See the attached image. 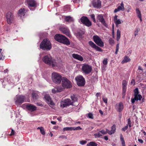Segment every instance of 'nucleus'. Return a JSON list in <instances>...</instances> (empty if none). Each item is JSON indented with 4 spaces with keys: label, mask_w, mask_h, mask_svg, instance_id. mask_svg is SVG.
<instances>
[{
    "label": "nucleus",
    "mask_w": 146,
    "mask_h": 146,
    "mask_svg": "<svg viewBox=\"0 0 146 146\" xmlns=\"http://www.w3.org/2000/svg\"><path fill=\"white\" fill-rule=\"evenodd\" d=\"M117 16L116 15H115L114 17V21H116V20H118L117 19Z\"/></svg>",
    "instance_id": "obj_59"
},
{
    "label": "nucleus",
    "mask_w": 146,
    "mask_h": 146,
    "mask_svg": "<svg viewBox=\"0 0 146 146\" xmlns=\"http://www.w3.org/2000/svg\"><path fill=\"white\" fill-rule=\"evenodd\" d=\"M92 4L94 7L99 8L101 6V1L100 0H93Z\"/></svg>",
    "instance_id": "obj_15"
},
{
    "label": "nucleus",
    "mask_w": 146,
    "mask_h": 146,
    "mask_svg": "<svg viewBox=\"0 0 146 146\" xmlns=\"http://www.w3.org/2000/svg\"><path fill=\"white\" fill-rule=\"evenodd\" d=\"M73 127H64L63 129L64 131H72L73 130Z\"/></svg>",
    "instance_id": "obj_31"
},
{
    "label": "nucleus",
    "mask_w": 146,
    "mask_h": 146,
    "mask_svg": "<svg viewBox=\"0 0 146 146\" xmlns=\"http://www.w3.org/2000/svg\"><path fill=\"white\" fill-rule=\"evenodd\" d=\"M37 129H39L40 130V133L42 135H44L45 134V133L43 127H38Z\"/></svg>",
    "instance_id": "obj_26"
},
{
    "label": "nucleus",
    "mask_w": 146,
    "mask_h": 146,
    "mask_svg": "<svg viewBox=\"0 0 146 146\" xmlns=\"http://www.w3.org/2000/svg\"><path fill=\"white\" fill-rule=\"evenodd\" d=\"M109 41L110 44H113L114 43V40L111 38L109 39Z\"/></svg>",
    "instance_id": "obj_42"
},
{
    "label": "nucleus",
    "mask_w": 146,
    "mask_h": 146,
    "mask_svg": "<svg viewBox=\"0 0 146 146\" xmlns=\"http://www.w3.org/2000/svg\"><path fill=\"white\" fill-rule=\"evenodd\" d=\"M62 85L64 88H70L72 87L70 81L66 78L62 77Z\"/></svg>",
    "instance_id": "obj_4"
},
{
    "label": "nucleus",
    "mask_w": 146,
    "mask_h": 146,
    "mask_svg": "<svg viewBox=\"0 0 146 146\" xmlns=\"http://www.w3.org/2000/svg\"><path fill=\"white\" fill-rule=\"evenodd\" d=\"M94 48L96 49L97 51L102 52L103 51V50L101 48L98 47V46H95Z\"/></svg>",
    "instance_id": "obj_38"
},
{
    "label": "nucleus",
    "mask_w": 146,
    "mask_h": 146,
    "mask_svg": "<svg viewBox=\"0 0 146 146\" xmlns=\"http://www.w3.org/2000/svg\"><path fill=\"white\" fill-rule=\"evenodd\" d=\"M71 98L72 100V102H73V103L77 101V98L75 97V96L73 95L72 96H71Z\"/></svg>",
    "instance_id": "obj_33"
},
{
    "label": "nucleus",
    "mask_w": 146,
    "mask_h": 146,
    "mask_svg": "<svg viewBox=\"0 0 146 146\" xmlns=\"http://www.w3.org/2000/svg\"><path fill=\"white\" fill-rule=\"evenodd\" d=\"M131 84H133V85H134L135 84V80L133 79H132L131 80Z\"/></svg>",
    "instance_id": "obj_52"
},
{
    "label": "nucleus",
    "mask_w": 146,
    "mask_h": 146,
    "mask_svg": "<svg viewBox=\"0 0 146 146\" xmlns=\"http://www.w3.org/2000/svg\"><path fill=\"white\" fill-rule=\"evenodd\" d=\"M127 84V81L125 80H123L122 82L123 88H126V86Z\"/></svg>",
    "instance_id": "obj_40"
},
{
    "label": "nucleus",
    "mask_w": 146,
    "mask_h": 146,
    "mask_svg": "<svg viewBox=\"0 0 146 146\" xmlns=\"http://www.w3.org/2000/svg\"><path fill=\"white\" fill-rule=\"evenodd\" d=\"M100 132H101L102 134L103 135L106 134L108 133L107 131H104V130H102L100 131Z\"/></svg>",
    "instance_id": "obj_47"
},
{
    "label": "nucleus",
    "mask_w": 146,
    "mask_h": 146,
    "mask_svg": "<svg viewBox=\"0 0 146 146\" xmlns=\"http://www.w3.org/2000/svg\"><path fill=\"white\" fill-rule=\"evenodd\" d=\"M93 38L94 42L97 45L100 47H103L104 46V42L98 36H94Z\"/></svg>",
    "instance_id": "obj_9"
},
{
    "label": "nucleus",
    "mask_w": 146,
    "mask_h": 146,
    "mask_svg": "<svg viewBox=\"0 0 146 146\" xmlns=\"http://www.w3.org/2000/svg\"><path fill=\"white\" fill-rule=\"evenodd\" d=\"M54 38L56 40L59 42L67 45L70 44V43L68 39L61 35L57 34L54 36Z\"/></svg>",
    "instance_id": "obj_2"
},
{
    "label": "nucleus",
    "mask_w": 146,
    "mask_h": 146,
    "mask_svg": "<svg viewBox=\"0 0 146 146\" xmlns=\"http://www.w3.org/2000/svg\"><path fill=\"white\" fill-rule=\"evenodd\" d=\"M65 20L68 22H72L74 21L73 19L70 16H66L65 18Z\"/></svg>",
    "instance_id": "obj_24"
},
{
    "label": "nucleus",
    "mask_w": 146,
    "mask_h": 146,
    "mask_svg": "<svg viewBox=\"0 0 146 146\" xmlns=\"http://www.w3.org/2000/svg\"><path fill=\"white\" fill-rule=\"evenodd\" d=\"M44 98L48 104L51 106L54 105V103L52 100L51 98L48 95L46 94L44 96Z\"/></svg>",
    "instance_id": "obj_14"
},
{
    "label": "nucleus",
    "mask_w": 146,
    "mask_h": 146,
    "mask_svg": "<svg viewBox=\"0 0 146 146\" xmlns=\"http://www.w3.org/2000/svg\"><path fill=\"white\" fill-rule=\"evenodd\" d=\"M134 96L135 97L139 98L140 99H141L142 98L140 94H139L138 89L137 88H136L134 91Z\"/></svg>",
    "instance_id": "obj_22"
},
{
    "label": "nucleus",
    "mask_w": 146,
    "mask_h": 146,
    "mask_svg": "<svg viewBox=\"0 0 146 146\" xmlns=\"http://www.w3.org/2000/svg\"><path fill=\"white\" fill-rule=\"evenodd\" d=\"M58 92H60L63 91L64 88L61 86H58L56 87Z\"/></svg>",
    "instance_id": "obj_28"
},
{
    "label": "nucleus",
    "mask_w": 146,
    "mask_h": 146,
    "mask_svg": "<svg viewBox=\"0 0 146 146\" xmlns=\"http://www.w3.org/2000/svg\"><path fill=\"white\" fill-rule=\"evenodd\" d=\"M75 80L77 82V85L80 86H83L85 84L84 78L82 76H77L75 78Z\"/></svg>",
    "instance_id": "obj_6"
},
{
    "label": "nucleus",
    "mask_w": 146,
    "mask_h": 146,
    "mask_svg": "<svg viewBox=\"0 0 146 146\" xmlns=\"http://www.w3.org/2000/svg\"><path fill=\"white\" fill-rule=\"evenodd\" d=\"M92 21L94 23H96V21L95 17V15L94 14H91L90 15Z\"/></svg>",
    "instance_id": "obj_39"
},
{
    "label": "nucleus",
    "mask_w": 146,
    "mask_h": 146,
    "mask_svg": "<svg viewBox=\"0 0 146 146\" xmlns=\"http://www.w3.org/2000/svg\"><path fill=\"white\" fill-rule=\"evenodd\" d=\"M80 21L83 24L87 27H90L92 25L91 21L86 17H82L80 19Z\"/></svg>",
    "instance_id": "obj_8"
},
{
    "label": "nucleus",
    "mask_w": 146,
    "mask_h": 146,
    "mask_svg": "<svg viewBox=\"0 0 146 146\" xmlns=\"http://www.w3.org/2000/svg\"><path fill=\"white\" fill-rule=\"evenodd\" d=\"M127 123L129 125V126L130 127H131V120L130 118H129L127 119Z\"/></svg>",
    "instance_id": "obj_49"
},
{
    "label": "nucleus",
    "mask_w": 146,
    "mask_h": 146,
    "mask_svg": "<svg viewBox=\"0 0 146 146\" xmlns=\"http://www.w3.org/2000/svg\"><path fill=\"white\" fill-rule=\"evenodd\" d=\"M59 138H62L63 139L65 138V139H67V137L64 135H61L59 137Z\"/></svg>",
    "instance_id": "obj_54"
},
{
    "label": "nucleus",
    "mask_w": 146,
    "mask_h": 146,
    "mask_svg": "<svg viewBox=\"0 0 146 146\" xmlns=\"http://www.w3.org/2000/svg\"><path fill=\"white\" fill-rule=\"evenodd\" d=\"M127 128H128L127 125L126 126H125V127L124 128H122V130L123 131H125L127 129Z\"/></svg>",
    "instance_id": "obj_53"
},
{
    "label": "nucleus",
    "mask_w": 146,
    "mask_h": 146,
    "mask_svg": "<svg viewBox=\"0 0 146 146\" xmlns=\"http://www.w3.org/2000/svg\"><path fill=\"white\" fill-rule=\"evenodd\" d=\"M29 6L34 7L36 6V3L34 0H26Z\"/></svg>",
    "instance_id": "obj_19"
},
{
    "label": "nucleus",
    "mask_w": 146,
    "mask_h": 146,
    "mask_svg": "<svg viewBox=\"0 0 146 146\" xmlns=\"http://www.w3.org/2000/svg\"><path fill=\"white\" fill-rule=\"evenodd\" d=\"M120 139L122 142L121 143L122 146H125V142L122 135H121V136Z\"/></svg>",
    "instance_id": "obj_35"
},
{
    "label": "nucleus",
    "mask_w": 146,
    "mask_h": 146,
    "mask_svg": "<svg viewBox=\"0 0 146 146\" xmlns=\"http://www.w3.org/2000/svg\"><path fill=\"white\" fill-rule=\"evenodd\" d=\"M32 96L34 100H36L38 96L37 94L34 92H33L32 94Z\"/></svg>",
    "instance_id": "obj_34"
},
{
    "label": "nucleus",
    "mask_w": 146,
    "mask_h": 146,
    "mask_svg": "<svg viewBox=\"0 0 146 146\" xmlns=\"http://www.w3.org/2000/svg\"><path fill=\"white\" fill-rule=\"evenodd\" d=\"M98 137H100L102 135V134L101 133V132H100V131L98 133Z\"/></svg>",
    "instance_id": "obj_57"
},
{
    "label": "nucleus",
    "mask_w": 146,
    "mask_h": 146,
    "mask_svg": "<svg viewBox=\"0 0 146 146\" xmlns=\"http://www.w3.org/2000/svg\"><path fill=\"white\" fill-rule=\"evenodd\" d=\"M92 66L86 64L83 65L82 67V70L85 74H88L91 72Z\"/></svg>",
    "instance_id": "obj_7"
},
{
    "label": "nucleus",
    "mask_w": 146,
    "mask_h": 146,
    "mask_svg": "<svg viewBox=\"0 0 146 146\" xmlns=\"http://www.w3.org/2000/svg\"><path fill=\"white\" fill-rule=\"evenodd\" d=\"M87 146H97V144L94 142H91L87 144Z\"/></svg>",
    "instance_id": "obj_29"
},
{
    "label": "nucleus",
    "mask_w": 146,
    "mask_h": 146,
    "mask_svg": "<svg viewBox=\"0 0 146 146\" xmlns=\"http://www.w3.org/2000/svg\"><path fill=\"white\" fill-rule=\"evenodd\" d=\"M115 107L117 110L118 111L120 112L122 110L123 108V105L122 103L120 102L118 104H116Z\"/></svg>",
    "instance_id": "obj_17"
},
{
    "label": "nucleus",
    "mask_w": 146,
    "mask_h": 146,
    "mask_svg": "<svg viewBox=\"0 0 146 146\" xmlns=\"http://www.w3.org/2000/svg\"><path fill=\"white\" fill-rule=\"evenodd\" d=\"M61 75L56 72H53L52 74V79L54 83L56 84H60L62 80Z\"/></svg>",
    "instance_id": "obj_3"
},
{
    "label": "nucleus",
    "mask_w": 146,
    "mask_h": 146,
    "mask_svg": "<svg viewBox=\"0 0 146 146\" xmlns=\"http://www.w3.org/2000/svg\"><path fill=\"white\" fill-rule=\"evenodd\" d=\"M81 129H82V128H81L80 127L78 126L76 127H73V130H81Z\"/></svg>",
    "instance_id": "obj_45"
},
{
    "label": "nucleus",
    "mask_w": 146,
    "mask_h": 146,
    "mask_svg": "<svg viewBox=\"0 0 146 146\" xmlns=\"http://www.w3.org/2000/svg\"><path fill=\"white\" fill-rule=\"evenodd\" d=\"M130 59L129 58V57L125 56L123 60H122L121 63L123 64L125 62H127L130 61Z\"/></svg>",
    "instance_id": "obj_25"
},
{
    "label": "nucleus",
    "mask_w": 146,
    "mask_h": 146,
    "mask_svg": "<svg viewBox=\"0 0 146 146\" xmlns=\"http://www.w3.org/2000/svg\"><path fill=\"white\" fill-rule=\"evenodd\" d=\"M136 12L137 15V16L139 17L141 16V13L140 11H139L138 8L136 9Z\"/></svg>",
    "instance_id": "obj_36"
},
{
    "label": "nucleus",
    "mask_w": 146,
    "mask_h": 146,
    "mask_svg": "<svg viewBox=\"0 0 146 146\" xmlns=\"http://www.w3.org/2000/svg\"><path fill=\"white\" fill-rule=\"evenodd\" d=\"M52 92L54 94L58 92L56 87H55L52 90Z\"/></svg>",
    "instance_id": "obj_46"
},
{
    "label": "nucleus",
    "mask_w": 146,
    "mask_h": 146,
    "mask_svg": "<svg viewBox=\"0 0 146 146\" xmlns=\"http://www.w3.org/2000/svg\"><path fill=\"white\" fill-rule=\"evenodd\" d=\"M138 32H139V31L138 29H137L135 31V33H134V35H135V36H136L137 35H138L137 33H138Z\"/></svg>",
    "instance_id": "obj_55"
},
{
    "label": "nucleus",
    "mask_w": 146,
    "mask_h": 146,
    "mask_svg": "<svg viewBox=\"0 0 146 146\" xmlns=\"http://www.w3.org/2000/svg\"><path fill=\"white\" fill-rule=\"evenodd\" d=\"M141 100V99H139V98L135 96L134 98H132L131 99V102L132 103H134L135 102V100L137 101L138 100Z\"/></svg>",
    "instance_id": "obj_30"
},
{
    "label": "nucleus",
    "mask_w": 146,
    "mask_h": 146,
    "mask_svg": "<svg viewBox=\"0 0 146 146\" xmlns=\"http://www.w3.org/2000/svg\"><path fill=\"white\" fill-rule=\"evenodd\" d=\"M43 61L46 64L50 65L51 64L52 67H54L56 65V63L53 62L51 57L47 55L44 56L42 58Z\"/></svg>",
    "instance_id": "obj_5"
},
{
    "label": "nucleus",
    "mask_w": 146,
    "mask_h": 146,
    "mask_svg": "<svg viewBox=\"0 0 146 146\" xmlns=\"http://www.w3.org/2000/svg\"><path fill=\"white\" fill-rule=\"evenodd\" d=\"M51 123L54 125H55L56 123V121H51Z\"/></svg>",
    "instance_id": "obj_62"
},
{
    "label": "nucleus",
    "mask_w": 146,
    "mask_h": 146,
    "mask_svg": "<svg viewBox=\"0 0 146 146\" xmlns=\"http://www.w3.org/2000/svg\"><path fill=\"white\" fill-rule=\"evenodd\" d=\"M114 22L115 23L116 26H118L119 24L121 23V21L119 19L116 20L114 21Z\"/></svg>",
    "instance_id": "obj_37"
},
{
    "label": "nucleus",
    "mask_w": 146,
    "mask_h": 146,
    "mask_svg": "<svg viewBox=\"0 0 146 146\" xmlns=\"http://www.w3.org/2000/svg\"><path fill=\"white\" fill-rule=\"evenodd\" d=\"M126 91V88H123V93H125Z\"/></svg>",
    "instance_id": "obj_56"
},
{
    "label": "nucleus",
    "mask_w": 146,
    "mask_h": 146,
    "mask_svg": "<svg viewBox=\"0 0 146 146\" xmlns=\"http://www.w3.org/2000/svg\"><path fill=\"white\" fill-rule=\"evenodd\" d=\"M120 5L121 7H124V4L123 2H122L120 4Z\"/></svg>",
    "instance_id": "obj_64"
},
{
    "label": "nucleus",
    "mask_w": 146,
    "mask_h": 146,
    "mask_svg": "<svg viewBox=\"0 0 146 146\" xmlns=\"http://www.w3.org/2000/svg\"><path fill=\"white\" fill-rule=\"evenodd\" d=\"M117 7L119 9V11H124L125 9L124 7H122L120 6H118Z\"/></svg>",
    "instance_id": "obj_50"
},
{
    "label": "nucleus",
    "mask_w": 146,
    "mask_h": 146,
    "mask_svg": "<svg viewBox=\"0 0 146 146\" xmlns=\"http://www.w3.org/2000/svg\"><path fill=\"white\" fill-rule=\"evenodd\" d=\"M72 56L74 58L80 61H82L83 60V57L78 54H72Z\"/></svg>",
    "instance_id": "obj_20"
},
{
    "label": "nucleus",
    "mask_w": 146,
    "mask_h": 146,
    "mask_svg": "<svg viewBox=\"0 0 146 146\" xmlns=\"http://www.w3.org/2000/svg\"><path fill=\"white\" fill-rule=\"evenodd\" d=\"M25 10L24 8L20 9L19 11L18 15L21 17L24 16L25 13Z\"/></svg>",
    "instance_id": "obj_23"
},
{
    "label": "nucleus",
    "mask_w": 146,
    "mask_h": 146,
    "mask_svg": "<svg viewBox=\"0 0 146 146\" xmlns=\"http://www.w3.org/2000/svg\"><path fill=\"white\" fill-rule=\"evenodd\" d=\"M39 47L43 50L48 51L51 49L52 45L49 39L46 38L44 39L41 42Z\"/></svg>",
    "instance_id": "obj_1"
},
{
    "label": "nucleus",
    "mask_w": 146,
    "mask_h": 146,
    "mask_svg": "<svg viewBox=\"0 0 146 146\" xmlns=\"http://www.w3.org/2000/svg\"><path fill=\"white\" fill-rule=\"evenodd\" d=\"M99 112L100 113V114L102 115L103 114V112L101 110H99Z\"/></svg>",
    "instance_id": "obj_63"
},
{
    "label": "nucleus",
    "mask_w": 146,
    "mask_h": 146,
    "mask_svg": "<svg viewBox=\"0 0 146 146\" xmlns=\"http://www.w3.org/2000/svg\"><path fill=\"white\" fill-rule=\"evenodd\" d=\"M120 38V31L119 29L117 30V40L118 41Z\"/></svg>",
    "instance_id": "obj_27"
},
{
    "label": "nucleus",
    "mask_w": 146,
    "mask_h": 146,
    "mask_svg": "<svg viewBox=\"0 0 146 146\" xmlns=\"http://www.w3.org/2000/svg\"><path fill=\"white\" fill-rule=\"evenodd\" d=\"M73 102L69 99H66L62 100L60 103V106L63 108L72 105Z\"/></svg>",
    "instance_id": "obj_10"
},
{
    "label": "nucleus",
    "mask_w": 146,
    "mask_h": 146,
    "mask_svg": "<svg viewBox=\"0 0 146 146\" xmlns=\"http://www.w3.org/2000/svg\"><path fill=\"white\" fill-rule=\"evenodd\" d=\"M14 131L12 129L11 131V135H13L14 134Z\"/></svg>",
    "instance_id": "obj_61"
},
{
    "label": "nucleus",
    "mask_w": 146,
    "mask_h": 146,
    "mask_svg": "<svg viewBox=\"0 0 146 146\" xmlns=\"http://www.w3.org/2000/svg\"><path fill=\"white\" fill-rule=\"evenodd\" d=\"M119 11V9L118 8V7L117 8V9H115L114 11V13H116L117 12V11Z\"/></svg>",
    "instance_id": "obj_60"
},
{
    "label": "nucleus",
    "mask_w": 146,
    "mask_h": 146,
    "mask_svg": "<svg viewBox=\"0 0 146 146\" xmlns=\"http://www.w3.org/2000/svg\"><path fill=\"white\" fill-rule=\"evenodd\" d=\"M138 141L141 143H143V141L141 139H139Z\"/></svg>",
    "instance_id": "obj_58"
},
{
    "label": "nucleus",
    "mask_w": 146,
    "mask_h": 146,
    "mask_svg": "<svg viewBox=\"0 0 146 146\" xmlns=\"http://www.w3.org/2000/svg\"><path fill=\"white\" fill-rule=\"evenodd\" d=\"M108 59L107 58L104 59L103 61V63L105 65H106L108 63Z\"/></svg>",
    "instance_id": "obj_43"
},
{
    "label": "nucleus",
    "mask_w": 146,
    "mask_h": 146,
    "mask_svg": "<svg viewBox=\"0 0 146 146\" xmlns=\"http://www.w3.org/2000/svg\"><path fill=\"white\" fill-rule=\"evenodd\" d=\"M119 44L118 43L116 45V51L115 52V54H117V52L119 50Z\"/></svg>",
    "instance_id": "obj_41"
},
{
    "label": "nucleus",
    "mask_w": 146,
    "mask_h": 146,
    "mask_svg": "<svg viewBox=\"0 0 146 146\" xmlns=\"http://www.w3.org/2000/svg\"><path fill=\"white\" fill-rule=\"evenodd\" d=\"M26 108L28 110L31 111H33L36 110V108L35 106L31 104L27 105L26 106Z\"/></svg>",
    "instance_id": "obj_18"
},
{
    "label": "nucleus",
    "mask_w": 146,
    "mask_h": 146,
    "mask_svg": "<svg viewBox=\"0 0 146 146\" xmlns=\"http://www.w3.org/2000/svg\"><path fill=\"white\" fill-rule=\"evenodd\" d=\"M60 31L67 36L70 37L71 36L69 29L66 27H62L60 28Z\"/></svg>",
    "instance_id": "obj_13"
},
{
    "label": "nucleus",
    "mask_w": 146,
    "mask_h": 146,
    "mask_svg": "<svg viewBox=\"0 0 146 146\" xmlns=\"http://www.w3.org/2000/svg\"><path fill=\"white\" fill-rule=\"evenodd\" d=\"M6 18L8 23L11 24L13 21V16L12 14L10 12H8L6 15Z\"/></svg>",
    "instance_id": "obj_11"
},
{
    "label": "nucleus",
    "mask_w": 146,
    "mask_h": 146,
    "mask_svg": "<svg viewBox=\"0 0 146 146\" xmlns=\"http://www.w3.org/2000/svg\"><path fill=\"white\" fill-rule=\"evenodd\" d=\"M25 99V97L24 96L22 95L17 96L16 100L15 101L16 104L22 103L23 102Z\"/></svg>",
    "instance_id": "obj_12"
},
{
    "label": "nucleus",
    "mask_w": 146,
    "mask_h": 146,
    "mask_svg": "<svg viewBox=\"0 0 146 146\" xmlns=\"http://www.w3.org/2000/svg\"><path fill=\"white\" fill-rule=\"evenodd\" d=\"M88 43L90 46L92 48H94L96 45L92 41H89Z\"/></svg>",
    "instance_id": "obj_32"
},
{
    "label": "nucleus",
    "mask_w": 146,
    "mask_h": 146,
    "mask_svg": "<svg viewBox=\"0 0 146 146\" xmlns=\"http://www.w3.org/2000/svg\"><path fill=\"white\" fill-rule=\"evenodd\" d=\"M102 99L103 101L106 104H107V103L108 99L107 98L103 97L102 98Z\"/></svg>",
    "instance_id": "obj_48"
},
{
    "label": "nucleus",
    "mask_w": 146,
    "mask_h": 146,
    "mask_svg": "<svg viewBox=\"0 0 146 146\" xmlns=\"http://www.w3.org/2000/svg\"><path fill=\"white\" fill-rule=\"evenodd\" d=\"M111 131H110L108 129H106V131H107L108 133L110 135H111L114 133L116 130L115 125H113L111 127Z\"/></svg>",
    "instance_id": "obj_21"
},
{
    "label": "nucleus",
    "mask_w": 146,
    "mask_h": 146,
    "mask_svg": "<svg viewBox=\"0 0 146 146\" xmlns=\"http://www.w3.org/2000/svg\"><path fill=\"white\" fill-rule=\"evenodd\" d=\"M80 144L83 145L86 144L87 142L84 141H80Z\"/></svg>",
    "instance_id": "obj_51"
},
{
    "label": "nucleus",
    "mask_w": 146,
    "mask_h": 146,
    "mask_svg": "<svg viewBox=\"0 0 146 146\" xmlns=\"http://www.w3.org/2000/svg\"><path fill=\"white\" fill-rule=\"evenodd\" d=\"M97 18L99 20V21L101 22L102 24L104 26L107 27V25L105 22V21L102 15H98Z\"/></svg>",
    "instance_id": "obj_16"
},
{
    "label": "nucleus",
    "mask_w": 146,
    "mask_h": 146,
    "mask_svg": "<svg viewBox=\"0 0 146 146\" xmlns=\"http://www.w3.org/2000/svg\"><path fill=\"white\" fill-rule=\"evenodd\" d=\"M88 117L89 118L93 119V114L92 113L88 114Z\"/></svg>",
    "instance_id": "obj_44"
}]
</instances>
